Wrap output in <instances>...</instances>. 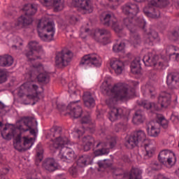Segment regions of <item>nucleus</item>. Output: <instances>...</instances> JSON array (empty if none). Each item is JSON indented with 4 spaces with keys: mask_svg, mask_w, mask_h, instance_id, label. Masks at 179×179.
I'll use <instances>...</instances> for the list:
<instances>
[{
    "mask_svg": "<svg viewBox=\"0 0 179 179\" xmlns=\"http://www.w3.org/2000/svg\"><path fill=\"white\" fill-rule=\"evenodd\" d=\"M103 86V89L107 96L111 94V96L106 100V103L110 108L108 119L111 122L118 120V117L124 120V122H120L115 125V131L116 132L127 131L130 112L125 108H115V104H117V101H127V100L131 99L133 96H135V89L129 87L128 85L124 83H115L111 88V84L108 83V81H104Z\"/></svg>",
    "mask_w": 179,
    "mask_h": 179,
    "instance_id": "1",
    "label": "nucleus"
},
{
    "mask_svg": "<svg viewBox=\"0 0 179 179\" xmlns=\"http://www.w3.org/2000/svg\"><path fill=\"white\" fill-rule=\"evenodd\" d=\"M13 147L19 152H24L23 138L20 134L17 135L13 141Z\"/></svg>",
    "mask_w": 179,
    "mask_h": 179,
    "instance_id": "33",
    "label": "nucleus"
},
{
    "mask_svg": "<svg viewBox=\"0 0 179 179\" xmlns=\"http://www.w3.org/2000/svg\"><path fill=\"white\" fill-rule=\"evenodd\" d=\"M89 31H90V29H85V33H89Z\"/></svg>",
    "mask_w": 179,
    "mask_h": 179,
    "instance_id": "57",
    "label": "nucleus"
},
{
    "mask_svg": "<svg viewBox=\"0 0 179 179\" xmlns=\"http://www.w3.org/2000/svg\"><path fill=\"white\" fill-rule=\"evenodd\" d=\"M145 43L149 45H153L155 43L160 42V37H159V34L155 31H152L151 32L145 34Z\"/></svg>",
    "mask_w": 179,
    "mask_h": 179,
    "instance_id": "26",
    "label": "nucleus"
},
{
    "mask_svg": "<svg viewBox=\"0 0 179 179\" xmlns=\"http://www.w3.org/2000/svg\"><path fill=\"white\" fill-rule=\"evenodd\" d=\"M22 144L24 152L26 150H29V149L31 148V146L34 145V141H33V138H28L26 136L22 137Z\"/></svg>",
    "mask_w": 179,
    "mask_h": 179,
    "instance_id": "38",
    "label": "nucleus"
},
{
    "mask_svg": "<svg viewBox=\"0 0 179 179\" xmlns=\"http://www.w3.org/2000/svg\"><path fill=\"white\" fill-rule=\"evenodd\" d=\"M159 56L149 52L143 58V62L145 66H154L155 69H162L163 68V62H157Z\"/></svg>",
    "mask_w": 179,
    "mask_h": 179,
    "instance_id": "17",
    "label": "nucleus"
},
{
    "mask_svg": "<svg viewBox=\"0 0 179 179\" xmlns=\"http://www.w3.org/2000/svg\"><path fill=\"white\" fill-rule=\"evenodd\" d=\"M22 122H24V126L27 127V129L20 126L19 129H20V131H24V132L29 131L31 135L36 136V129H37L38 125L36 118L33 117H24L22 118Z\"/></svg>",
    "mask_w": 179,
    "mask_h": 179,
    "instance_id": "18",
    "label": "nucleus"
},
{
    "mask_svg": "<svg viewBox=\"0 0 179 179\" xmlns=\"http://www.w3.org/2000/svg\"><path fill=\"white\" fill-rule=\"evenodd\" d=\"M138 143H142L145 146V157H152L155 153V148L150 143V140L147 139L146 134L142 130H138L130 136L126 141L124 145L127 149H134L138 146Z\"/></svg>",
    "mask_w": 179,
    "mask_h": 179,
    "instance_id": "5",
    "label": "nucleus"
},
{
    "mask_svg": "<svg viewBox=\"0 0 179 179\" xmlns=\"http://www.w3.org/2000/svg\"><path fill=\"white\" fill-rule=\"evenodd\" d=\"M117 1V2H118V0H116Z\"/></svg>",
    "mask_w": 179,
    "mask_h": 179,
    "instance_id": "61",
    "label": "nucleus"
},
{
    "mask_svg": "<svg viewBox=\"0 0 179 179\" xmlns=\"http://www.w3.org/2000/svg\"><path fill=\"white\" fill-rule=\"evenodd\" d=\"M87 164H90V157L89 155H84L80 156L77 160L78 167H86Z\"/></svg>",
    "mask_w": 179,
    "mask_h": 179,
    "instance_id": "35",
    "label": "nucleus"
},
{
    "mask_svg": "<svg viewBox=\"0 0 179 179\" xmlns=\"http://www.w3.org/2000/svg\"><path fill=\"white\" fill-rule=\"evenodd\" d=\"M69 143V139L62 134V128L58 126H55L50 129V150L60 149L59 157L63 162L69 160L72 162L76 159L75 151L71 148L65 146Z\"/></svg>",
    "mask_w": 179,
    "mask_h": 179,
    "instance_id": "4",
    "label": "nucleus"
},
{
    "mask_svg": "<svg viewBox=\"0 0 179 179\" xmlns=\"http://www.w3.org/2000/svg\"><path fill=\"white\" fill-rule=\"evenodd\" d=\"M155 103L149 102L148 101H142L140 103V106H142L144 108H146V110H151L152 113H155L156 111L155 110Z\"/></svg>",
    "mask_w": 179,
    "mask_h": 179,
    "instance_id": "40",
    "label": "nucleus"
},
{
    "mask_svg": "<svg viewBox=\"0 0 179 179\" xmlns=\"http://www.w3.org/2000/svg\"><path fill=\"white\" fill-rule=\"evenodd\" d=\"M43 167L47 171L50 173H52L56 170H58V167H59V164L57 161L54 159V158H47L43 164Z\"/></svg>",
    "mask_w": 179,
    "mask_h": 179,
    "instance_id": "23",
    "label": "nucleus"
},
{
    "mask_svg": "<svg viewBox=\"0 0 179 179\" xmlns=\"http://www.w3.org/2000/svg\"><path fill=\"white\" fill-rule=\"evenodd\" d=\"M130 68L131 73H134V75H138V73H141V57H136L131 63Z\"/></svg>",
    "mask_w": 179,
    "mask_h": 179,
    "instance_id": "31",
    "label": "nucleus"
},
{
    "mask_svg": "<svg viewBox=\"0 0 179 179\" xmlns=\"http://www.w3.org/2000/svg\"><path fill=\"white\" fill-rule=\"evenodd\" d=\"M151 99H153V94H151Z\"/></svg>",
    "mask_w": 179,
    "mask_h": 179,
    "instance_id": "59",
    "label": "nucleus"
},
{
    "mask_svg": "<svg viewBox=\"0 0 179 179\" xmlns=\"http://www.w3.org/2000/svg\"><path fill=\"white\" fill-rule=\"evenodd\" d=\"M82 38H86V36H85V37L82 36Z\"/></svg>",
    "mask_w": 179,
    "mask_h": 179,
    "instance_id": "60",
    "label": "nucleus"
},
{
    "mask_svg": "<svg viewBox=\"0 0 179 179\" xmlns=\"http://www.w3.org/2000/svg\"><path fill=\"white\" fill-rule=\"evenodd\" d=\"M81 124L82 125L85 124V126H83V127L76 129L74 131V135L78 138V139L80 138L82 135L86 132V131H89L91 132V134H93L94 132V128L96 126L92 122V119L90 118V114L87 113V115H85L83 117L81 120Z\"/></svg>",
    "mask_w": 179,
    "mask_h": 179,
    "instance_id": "11",
    "label": "nucleus"
},
{
    "mask_svg": "<svg viewBox=\"0 0 179 179\" xmlns=\"http://www.w3.org/2000/svg\"><path fill=\"white\" fill-rule=\"evenodd\" d=\"M122 13L128 16L124 19V24L130 31L131 43L134 47L141 44V37L136 32L138 27H141L145 31L146 21L142 17L136 20L135 17L139 13V6L135 3L129 2L123 5L121 8Z\"/></svg>",
    "mask_w": 179,
    "mask_h": 179,
    "instance_id": "3",
    "label": "nucleus"
},
{
    "mask_svg": "<svg viewBox=\"0 0 179 179\" xmlns=\"http://www.w3.org/2000/svg\"><path fill=\"white\" fill-rule=\"evenodd\" d=\"M79 20H80L79 15H73L70 16L69 22L71 23V24H76V23L79 22Z\"/></svg>",
    "mask_w": 179,
    "mask_h": 179,
    "instance_id": "46",
    "label": "nucleus"
},
{
    "mask_svg": "<svg viewBox=\"0 0 179 179\" xmlns=\"http://www.w3.org/2000/svg\"><path fill=\"white\" fill-rule=\"evenodd\" d=\"M98 33L100 34L101 37L102 36H105L102 38V39H96L98 43H101L104 45L106 44H108L110 43V31L102 29H98Z\"/></svg>",
    "mask_w": 179,
    "mask_h": 179,
    "instance_id": "30",
    "label": "nucleus"
},
{
    "mask_svg": "<svg viewBox=\"0 0 179 179\" xmlns=\"http://www.w3.org/2000/svg\"><path fill=\"white\" fill-rule=\"evenodd\" d=\"M141 92L143 96H145V94H152V93L155 92V87L148 83L145 85H142Z\"/></svg>",
    "mask_w": 179,
    "mask_h": 179,
    "instance_id": "39",
    "label": "nucleus"
},
{
    "mask_svg": "<svg viewBox=\"0 0 179 179\" xmlns=\"http://www.w3.org/2000/svg\"><path fill=\"white\" fill-rule=\"evenodd\" d=\"M145 121V116L142 113L141 110H136L134 115L133 116L132 122L134 125H139Z\"/></svg>",
    "mask_w": 179,
    "mask_h": 179,
    "instance_id": "34",
    "label": "nucleus"
},
{
    "mask_svg": "<svg viewBox=\"0 0 179 179\" xmlns=\"http://www.w3.org/2000/svg\"><path fill=\"white\" fill-rule=\"evenodd\" d=\"M113 173H124V171L121 169H115L113 170Z\"/></svg>",
    "mask_w": 179,
    "mask_h": 179,
    "instance_id": "52",
    "label": "nucleus"
},
{
    "mask_svg": "<svg viewBox=\"0 0 179 179\" xmlns=\"http://www.w3.org/2000/svg\"><path fill=\"white\" fill-rule=\"evenodd\" d=\"M179 48L174 45H169L166 47V56H161L162 59H166L167 57L171 58V57L175 56L176 61H178L179 59Z\"/></svg>",
    "mask_w": 179,
    "mask_h": 179,
    "instance_id": "25",
    "label": "nucleus"
},
{
    "mask_svg": "<svg viewBox=\"0 0 179 179\" xmlns=\"http://www.w3.org/2000/svg\"><path fill=\"white\" fill-rule=\"evenodd\" d=\"M176 174L179 178V169L176 171Z\"/></svg>",
    "mask_w": 179,
    "mask_h": 179,
    "instance_id": "56",
    "label": "nucleus"
},
{
    "mask_svg": "<svg viewBox=\"0 0 179 179\" xmlns=\"http://www.w3.org/2000/svg\"><path fill=\"white\" fill-rule=\"evenodd\" d=\"M172 40H173V41H177L179 43V34L176 31L172 32Z\"/></svg>",
    "mask_w": 179,
    "mask_h": 179,
    "instance_id": "49",
    "label": "nucleus"
},
{
    "mask_svg": "<svg viewBox=\"0 0 179 179\" xmlns=\"http://www.w3.org/2000/svg\"><path fill=\"white\" fill-rule=\"evenodd\" d=\"M171 104V94L167 92H162L158 97V103L154 104V110L160 111L162 108H167Z\"/></svg>",
    "mask_w": 179,
    "mask_h": 179,
    "instance_id": "16",
    "label": "nucleus"
},
{
    "mask_svg": "<svg viewBox=\"0 0 179 179\" xmlns=\"http://www.w3.org/2000/svg\"><path fill=\"white\" fill-rule=\"evenodd\" d=\"M8 80V73L5 69H0V85Z\"/></svg>",
    "mask_w": 179,
    "mask_h": 179,
    "instance_id": "44",
    "label": "nucleus"
},
{
    "mask_svg": "<svg viewBox=\"0 0 179 179\" xmlns=\"http://www.w3.org/2000/svg\"><path fill=\"white\" fill-rule=\"evenodd\" d=\"M83 100L85 107H87L88 108H93V107L96 106V101H94V98H93L90 92H84Z\"/></svg>",
    "mask_w": 179,
    "mask_h": 179,
    "instance_id": "27",
    "label": "nucleus"
},
{
    "mask_svg": "<svg viewBox=\"0 0 179 179\" xmlns=\"http://www.w3.org/2000/svg\"><path fill=\"white\" fill-rule=\"evenodd\" d=\"M166 84L170 89L179 87V73H169L166 76Z\"/></svg>",
    "mask_w": 179,
    "mask_h": 179,
    "instance_id": "22",
    "label": "nucleus"
},
{
    "mask_svg": "<svg viewBox=\"0 0 179 179\" xmlns=\"http://www.w3.org/2000/svg\"><path fill=\"white\" fill-rule=\"evenodd\" d=\"M43 149L40 147V145H37V152H36V162H42L43 161Z\"/></svg>",
    "mask_w": 179,
    "mask_h": 179,
    "instance_id": "45",
    "label": "nucleus"
},
{
    "mask_svg": "<svg viewBox=\"0 0 179 179\" xmlns=\"http://www.w3.org/2000/svg\"><path fill=\"white\" fill-rule=\"evenodd\" d=\"M29 51L26 54L28 61L33 62L36 59H41V57L38 56L40 52H43V47L40 45L37 41H31L29 43Z\"/></svg>",
    "mask_w": 179,
    "mask_h": 179,
    "instance_id": "13",
    "label": "nucleus"
},
{
    "mask_svg": "<svg viewBox=\"0 0 179 179\" xmlns=\"http://www.w3.org/2000/svg\"><path fill=\"white\" fill-rule=\"evenodd\" d=\"M133 85H134V86H138V85H139V83H138V82H134V83H133Z\"/></svg>",
    "mask_w": 179,
    "mask_h": 179,
    "instance_id": "55",
    "label": "nucleus"
},
{
    "mask_svg": "<svg viewBox=\"0 0 179 179\" xmlns=\"http://www.w3.org/2000/svg\"><path fill=\"white\" fill-rule=\"evenodd\" d=\"M11 65H13L12 56L8 55L0 56V66H11Z\"/></svg>",
    "mask_w": 179,
    "mask_h": 179,
    "instance_id": "32",
    "label": "nucleus"
},
{
    "mask_svg": "<svg viewBox=\"0 0 179 179\" xmlns=\"http://www.w3.org/2000/svg\"><path fill=\"white\" fill-rule=\"evenodd\" d=\"M158 160L164 166L173 167L177 163L176 154L170 150H163L158 155Z\"/></svg>",
    "mask_w": 179,
    "mask_h": 179,
    "instance_id": "12",
    "label": "nucleus"
},
{
    "mask_svg": "<svg viewBox=\"0 0 179 179\" xmlns=\"http://www.w3.org/2000/svg\"><path fill=\"white\" fill-rule=\"evenodd\" d=\"M43 6L50 8L52 6L55 12L62 10L65 5V0H38Z\"/></svg>",
    "mask_w": 179,
    "mask_h": 179,
    "instance_id": "19",
    "label": "nucleus"
},
{
    "mask_svg": "<svg viewBox=\"0 0 179 179\" xmlns=\"http://www.w3.org/2000/svg\"><path fill=\"white\" fill-rule=\"evenodd\" d=\"M110 66L115 71L116 75H121L124 68V62L117 58L110 59Z\"/></svg>",
    "mask_w": 179,
    "mask_h": 179,
    "instance_id": "24",
    "label": "nucleus"
},
{
    "mask_svg": "<svg viewBox=\"0 0 179 179\" xmlns=\"http://www.w3.org/2000/svg\"><path fill=\"white\" fill-rule=\"evenodd\" d=\"M100 20L101 23H102L103 26H106L107 27L110 26L120 37H122L124 36L122 35V30L124 29V27L114 15L102 14L100 16Z\"/></svg>",
    "mask_w": 179,
    "mask_h": 179,
    "instance_id": "9",
    "label": "nucleus"
},
{
    "mask_svg": "<svg viewBox=\"0 0 179 179\" xmlns=\"http://www.w3.org/2000/svg\"><path fill=\"white\" fill-rule=\"evenodd\" d=\"M73 53L71 50L66 49L62 50L56 54L55 56V64L58 68H64V66H68L69 62L72 61Z\"/></svg>",
    "mask_w": 179,
    "mask_h": 179,
    "instance_id": "10",
    "label": "nucleus"
},
{
    "mask_svg": "<svg viewBox=\"0 0 179 179\" xmlns=\"http://www.w3.org/2000/svg\"><path fill=\"white\" fill-rule=\"evenodd\" d=\"M16 129L13 125L6 126L1 131V136L6 141H10L13 135H15Z\"/></svg>",
    "mask_w": 179,
    "mask_h": 179,
    "instance_id": "28",
    "label": "nucleus"
},
{
    "mask_svg": "<svg viewBox=\"0 0 179 179\" xmlns=\"http://www.w3.org/2000/svg\"><path fill=\"white\" fill-rule=\"evenodd\" d=\"M43 70L44 67L41 64L33 65L32 69L25 74V79H27V82L22 84L20 87L18 92L20 97H27L29 100H33V104H36L37 101L44 99V88L41 87L39 91L38 85L34 82L36 79H38V82L43 85H47V83H50V75L48 73H39Z\"/></svg>",
    "mask_w": 179,
    "mask_h": 179,
    "instance_id": "2",
    "label": "nucleus"
},
{
    "mask_svg": "<svg viewBox=\"0 0 179 179\" xmlns=\"http://www.w3.org/2000/svg\"><path fill=\"white\" fill-rule=\"evenodd\" d=\"M78 167H79L78 166V165L77 166L73 165L69 169L70 174L73 177H76L78 176Z\"/></svg>",
    "mask_w": 179,
    "mask_h": 179,
    "instance_id": "47",
    "label": "nucleus"
},
{
    "mask_svg": "<svg viewBox=\"0 0 179 179\" xmlns=\"http://www.w3.org/2000/svg\"><path fill=\"white\" fill-rule=\"evenodd\" d=\"M80 66H101V58L96 54L84 55L79 64Z\"/></svg>",
    "mask_w": 179,
    "mask_h": 179,
    "instance_id": "15",
    "label": "nucleus"
},
{
    "mask_svg": "<svg viewBox=\"0 0 179 179\" xmlns=\"http://www.w3.org/2000/svg\"><path fill=\"white\" fill-rule=\"evenodd\" d=\"M171 121L173 122L174 124H177L179 121V116H178V113L177 112H173L171 115Z\"/></svg>",
    "mask_w": 179,
    "mask_h": 179,
    "instance_id": "48",
    "label": "nucleus"
},
{
    "mask_svg": "<svg viewBox=\"0 0 179 179\" xmlns=\"http://www.w3.org/2000/svg\"><path fill=\"white\" fill-rule=\"evenodd\" d=\"M38 34L43 41H52L55 35V24L52 21L40 20L37 25Z\"/></svg>",
    "mask_w": 179,
    "mask_h": 179,
    "instance_id": "6",
    "label": "nucleus"
},
{
    "mask_svg": "<svg viewBox=\"0 0 179 179\" xmlns=\"http://www.w3.org/2000/svg\"><path fill=\"white\" fill-rule=\"evenodd\" d=\"M172 5L176 7V9H179V0H171Z\"/></svg>",
    "mask_w": 179,
    "mask_h": 179,
    "instance_id": "51",
    "label": "nucleus"
},
{
    "mask_svg": "<svg viewBox=\"0 0 179 179\" xmlns=\"http://www.w3.org/2000/svg\"><path fill=\"white\" fill-rule=\"evenodd\" d=\"M98 166L99 169H107L108 167V164H106V162H99Z\"/></svg>",
    "mask_w": 179,
    "mask_h": 179,
    "instance_id": "50",
    "label": "nucleus"
},
{
    "mask_svg": "<svg viewBox=\"0 0 179 179\" xmlns=\"http://www.w3.org/2000/svg\"><path fill=\"white\" fill-rule=\"evenodd\" d=\"M169 0H151L148 5L143 8V13L148 17L157 19L160 16L159 8H166L169 5Z\"/></svg>",
    "mask_w": 179,
    "mask_h": 179,
    "instance_id": "8",
    "label": "nucleus"
},
{
    "mask_svg": "<svg viewBox=\"0 0 179 179\" xmlns=\"http://www.w3.org/2000/svg\"><path fill=\"white\" fill-rule=\"evenodd\" d=\"M148 134L150 136H152L154 138H156L159 136V134H160V129L157 128L155 126H152L150 129L149 128L147 129Z\"/></svg>",
    "mask_w": 179,
    "mask_h": 179,
    "instance_id": "41",
    "label": "nucleus"
},
{
    "mask_svg": "<svg viewBox=\"0 0 179 179\" xmlns=\"http://www.w3.org/2000/svg\"><path fill=\"white\" fill-rule=\"evenodd\" d=\"M129 179H142V170L138 168H131L129 173Z\"/></svg>",
    "mask_w": 179,
    "mask_h": 179,
    "instance_id": "37",
    "label": "nucleus"
},
{
    "mask_svg": "<svg viewBox=\"0 0 179 179\" xmlns=\"http://www.w3.org/2000/svg\"><path fill=\"white\" fill-rule=\"evenodd\" d=\"M155 117L157 118V124L161 125L164 129H167V128H169V121L166 120V117H164L163 115L155 113Z\"/></svg>",
    "mask_w": 179,
    "mask_h": 179,
    "instance_id": "36",
    "label": "nucleus"
},
{
    "mask_svg": "<svg viewBox=\"0 0 179 179\" xmlns=\"http://www.w3.org/2000/svg\"><path fill=\"white\" fill-rule=\"evenodd\" d=\"M72 3L76 8H80L83 13H90L93 11L90 0H72Z\"/></svg>",
    "mask_w": 179,
    "mask_h": 179,
    "instance_id": "20",
    "label": "nucleus"
},
{
    "mask_svg": "<svg viewBox=\"0 0 179 179\" xmlns=\"http://www.w3.org/2000/svg\"><path fill=\"white\" fill-rule=\"evenodd\" d=\"M22 10L25 12V15H21L17 18L15 24L17 29H24V27H27V26L33 23V17L31 16L37 13V6L27 3L24 5Z\"/></svg>",
    "mask_w": 179,
    "mask_h": 179,
    "instance_id": "7",
    "label": "nucleus"
},
{
    "mask_svg": "<svg viewBox=\"0 0 179 179\" xmlns=\"http://www.w3.org/2000/svg\"><path fill=\"white\" fill-rule=\"evenodd\" d=\"M82 142V146L85 152H87L90 150V148L93 146V143H94V138H92V136H86L83 138Z\"/></svg>",
    "mask_w": 179,
    "mask_h": 179,
    "instance_id": "29",
    "label": "nucleus"
},
{
    "mask_svg": "<svg viewBox=\"0 0 179 179\" xmlns=\"http://www.w3.org/2000/svg\"><path fill=\"white\" fill-rule=\"evenodd\" d=\"M78 102L79 101L71 102L67 106V110L70 111L69 114L73 118H80V117H82V113H83L82 107L76 105Z\"/></svg>",
    "mask_w": 179,
    "mask_h": 179,
    "instance_id": "21",
    "label": "nucleus"
},
{
    "mask_svg": "<svg viewBox=\"0 0 179 179\" xmlns=\"http://www.w3.org/2000/svg\"><path fill=\"white\" fill-rule=\"evenodd\" d=\"M3 123H2V122H0V128L1 127H3Z\"/></svg>",
    "mask_w": 179,
    "mask_h": 179,
    "instance_id": "58",
    "label": "nucleus"
},
{
    "mask_svg": "<svg viewBox=\"0 0 179 179\" xmlns=\"http://www.w3.org/2000/svg\"><path fill=\"white\" fill-rule=\"evenodd\" d=\"M135 2H138V3H142V2H145V0H134Z\"/></svg>",
    "mask_w": 179,
    "mask_h": 179,
    "instance_id": "53",
    "label": "nucleus"
},
{
    "mask_svg": "<svg viewBox=\"0 0 179 179\" xmlns=\"http://www.w3.org/2000/svg\"><path fill=\"white\" fill-rule=\"evenodd\" d=\"M76 87H78V83L76 81L73 80L69 83V90L68 92L70 94H76Z\"/></svg>",
    "mask_w": 179,
    "mask_h": 179,
    "instance_id": "43",
    "label": "nucleus"
},
{
    "mask_svg": "<svg viewBox=\"0 0 179 179\" xmlns=\"http://www.w3.org/2000/svg\"><path fill=\"white\" fill-rule=\"evenodd\" d=\"M117 145V139L115 137H110L107 142H100L96 145V148L101 146L102 149L94 151L95 156H103L110 153V149H113ZM108 146L110 148H108Z\"/></svg>",
    "mask_w": 179,
    "mask_h": 179,
    "instance_id": "14",
    "label": "nucleus"
},
{
    "mask_svg": "<svg viewBox=\"0 0 179 179\" xmlns=\"http://www.w3.org/2000/svg\"><path fill=\"white\" fill-rule=\"evenodd\" d=\"M124 50H125V43L123 42L115 43L113 46V52H124Z\"/></svg>",
    "mask_w": 179,
    "mask_h": 179,
    "instance_id": "42",
    "label": "nucleus"
},
{
    "mask_svg": "<svg viewBox=\"0 0 179 179\" xmlns=\"http://www.w3.org/2000/svg\"><path fill=\"white\" fill-rule=\"evenodd\" d=\"M115 175L116 176V177H121V176H122V173H116Z\"/></svg>",
    "mask_w": 179,
    "mask_h": 179,
    "instance_id": "54",
    "label": "nucleus"
}]
</instances>
